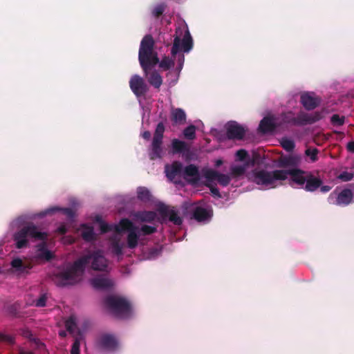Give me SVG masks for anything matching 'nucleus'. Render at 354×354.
I'll list each match as a JSON object with an SVG mask.
<instances>
[{
    "mask_svg": "<svg viewBox=\"0 0 354 354\" xmlns=\"http://www.w3.org/2000/svg\"><path fill=\"white\" fill-rule=\"evenodd\" d=\"M155 41L151 35H146L142 39L138 52L140 66L148 82L155 88L159 89L162 78L157 71L150 72L159 62L158 53L154 50Z\"/></svg>",
    "mask_w": 354,
    "mask_h": 354,
    "instance_id": "nucleus-1",
    "label": "nucleus"
},
{
    "mask_svg": "<svg viewBox=\"0 0 354 354\" xmlns=\"http://www.w3.org/2000/svg\"><path fill=\"white\" fill-rule=\"evenodd\" d=\"M165 171L167 178L175 184L180 183V176L192 185H198L201 180L198 167L194 164H189L183 168L182 162L174 161L171 165H165Z\"/></svg>",
    "mask_w": 354,
    "mask_h": 354,
    "instance_id": "nucleus-2",
    "label": "nucleus"
},
{
    "mask_svg": "<svg viewBox=\"0 0 354 354\" xmlns=\"http://www.w3.org/2000/svg\"><path fill=\"white\" fill-rule=\"evenodd\" d=\"M84 258H79L65 269L59 272L54 279L55 283L59 287L71 286L78 283L84 274Z\"/></svg>",
    "mask_w": 354,
    "mask_h": 354,
    "instance_id": "nucleus-3",
    "label": "nucleus"
},
{
    "mask_svg": "<svg viewBox=\"0 0 354 354\" xmlns=\"http://www.w3.org/2000/svg\"><path fill=\"white\" fill-rule=\"evenodd\" d=\"M48 233L41 232L39 227L33 223H28L15 233L13 239L16 248L21 249L28 246V241H44L48 239Z\"/></svg>",
    "mask_w": 354,
    "mask_h": 354,
    "instance_id": "nucleus-4",
    "label": "nucleus"
},
{
    "mask_svg": "<svg viewBox=\"0 0 354 354\" xmlns=\"http://www.w3.org/2000/svg\"><path fill=\"white\" fill-rule=\"evenodd\" d=\"M104 303L106 308L119 318L127 319L132 314L131 305L124 297L109 295L104 299Z\"/></svg>",
    "mask_w": 354,
    "mask_h": 354,
    "instance_id": "nucleus-5",
    "label": "nucleus"
},
{
    "mask_svg": "<svg viewBox=\"0 0 354 354\" xmlns=\"http://www.w3.org/2000/svg\"><path fill=\"white\" fill-rule=\"evenodd\" d=\"M201 172L207 181L205 186L209 188L212 195L218 198H221L219 189L217 187L213 186L212 183L216 180L218 183L222 187H227L231 181L230 176L228 174L219 173L213 169L209 168H203Z\"/></svg>",
    "mask_w": 354,
    "mask_h": 354,
    "instance_id": "nucleus-6",
    "label": "nucleus"
},
{
    "mask_svg": "<svg viewBox=\"0 0 354 354\" xmlns=\"http://www.w3.org/2000/svg\"><path fill=\"white\" fill-rule=\"evenodd\" d=\"M283 173L282 169L267 171L261 169L254 174V182L257 185L264 186H274L276 181L283 180Z\"/></svg>",
    "mask_w": 354,
    "mask_h": 354,
    "instance_id": "nucleus-7",
    "label": "nucleus"
},
{
    "mask_svg": "<svg viewBox=\"0 0 354 354\" xmlns=\"http://www.w3.org/2000/svg\"><path fill=\"white\" fill-rule=\"evenodd\" d=\"M165 127L162 122H160L155 129L149 157L151 160L161 158L162 156V143Z\"/></svg>",
    "mask_w": 354,
    "mask_h": 354,
    "instance_id": "nucleus-8",
    "label": "nucleus"
},
{
    "mask_svg": "<svg viewBox=\"0 0 354 354\" xmlns=\"http://www.w3.org/2000/svg\"><path fill=\"white\" fill-rule=\"evenodd\" d=\"M179 32H180L181 35L183 30L180 28L176 29V33L177 35L174 37L171 50L173 57L176 56L180 50H183L185 53H188L193 47V40L189 30L187 29L185 31V35L182 40L180 36L178 35Z\"/></svg>",
    "mask_w": 354,
    "mask_h": 354,
    "instance_id": "nucleus-9",
    "label": "nucleus"
},
{
    "mask_svg": "<svg viewBox=\"0 0 354 354\" xmlns=\"http://www.w3.org/2000/svg\"><path fill=\"white\" fill-rule=\"evenodd\" d=\"M80 258L86 259V263H84V272L89 263H91V267L94 270L104 271L107 268V261L100 250L94 251Z\"/></svg>",
    "mask_w": 354,
    "mask_h": 354,
    "instance_id": "nucleus-10",
    "label": "nucleus"
},
{
    "mask_svg": "<svg viewBox=\"0 0 354 354\" xmlns=\"http://www.w3.org/2000/svg\"><path fill=\"white\" fill-rule=\"evenodd\" d=\"M226 135L229 140H242L246 133V128L237 122L231 120L225 125Z\"/></svg>",
    "mask_w": 354,
    "mask_h": 354,
    "instance_id": "nucleus-11",
    "label": "nucleus"
},
{
    "mask_svg": "<svg viewBox=\"0 0 354 354\" xmlns=\"http://www.w3.org/2000/svg\"><path fill=\"white\" fill-rule=\"evenodd\" d=\"M96 345L100 350L113 352L118 349L119 344L113 335L104 333L97 339Z\"/></svg>",
    "mask_w": 354,
    "mask_h": 354,
    "instance_id": "nucleus-12",
    "label": "nucleus"
},
{
    "mask_svg": "<svg viewBox=\"0 0 354 354\" xmlns=\"http://www.w3.org/2000/svg\"><path fill=\"white\" fill-rule=\"evenodd\" d=\"M129 87L133 93L137 97L145 96L149 91V86L145 80L138 75H133L129 80Z\"/></svg>",
    "mask_w": 354,
    "mask_h": 354,
    "instance_id": "nucleus-13",
    "label": "nucleus"
},
{
    "mask_svg": "<svg viewBox=\"0 0 354 354\" xmlns=\"http://www.w3.org/2000/svg\"><path fill=\"white\" fill-rule=\"evenodd\" d=\"M282 171L283 173V180H286L290 176L292 183L302 187L304 186L308 171L299 168L282 169Z\"/></svg>",
    "mask_w": 354,
    "mask_h": 354,
    "instance_id": "nucleus-14",
    "label": "nucleus"
},
{
    "mask_svg": "<svg viewBox=\"0 0 354 354\" xmlns=\"http://www.w3.org/2000/svg\"><path fill=\"white\" fill-rule=\"evenodd\" d=\"M302 162V156L300 154L292 153L280 156L277 160V166L280 168L295 169L299 168Z\"/></svg>",
    "mask_w": 354,
    "mask_h": 354,
    "instance_id": "nucleus-15",
    "label": "nucleus"
},
{
    "mask_svg": "<svg viewBox=\"0 0 354 354\" xmlns=\"http://www.w3.org/2000/svg\"><path fill=\"white\" fill-rule=\"evenodd\" d=\"M322 118V114L319 111H315L312 113L299 111L296 116V126L312 124L319 121Z\"/></svg>",
    "mask_w": 354,
    "mask_h": 354,
    "instance_id": "nucleus-16",
    "label": "nucleus"
},
{
    "mask_svg": "<svg viewBox=\"0 0 354 354\" xmlns=\"http://www.w3.org/2000/svg\"><path fill=\"white\" fill-rule=\"evenodd\" d=\"M300 102L307 111H311L319 106L321 99L313 93L305 92L301 93Z\"/></svg>",
    "mask_w": 354,
    "mask_h": 354,
    "instance_id": "nucleus-17",
    "label": "nucleus"
},
{
    "mask_svg": "<svg viewBox=\"0 0 354 354\" xmlns=\"http://www.w3.org/2000/svg\"><path fill=\"white\" fill-rule=\"evenodd\" d=\"M308 174L306 182L303 187L306 191L313 192L319 188L323 182L322 179L315 176L311 172L308 171Z\"/></svg>",
    "mask_w": 354,
    "mask_h": 354,
    "instance_id": "nucleus-18",
    "label": "nucleus"
},
{
    "mask_svg": "<svg viewBox=\"0 0 354 354\" xmlns=\"http://www.w3.org/2000/svg\"><path fill=\"white\" fill-rule=\"evenodd\" d=\"M213 215L212 208L206 209L197 206L193 209L192 217L198 222L205 221L210 218Z\"/></svg>",
    "mask_w": 354,
    "mask_h": 354,
    "instance_id": "nucleus-19",
    "label": "nucleus"
},
{
    "mask_svg": "<svg viewBox=\"0 0 354 354\" xmlns=\"http://www.w3.org/2000/svg\"><path fill=\"white\" fill-rule=\"evenodd\" d=\"M277 127V125L274 122V118L271 116H266L261 120L259 130L263 133H266L274 131Z\"/></svg>",
    "mask_w": 354,
    "mask_h": 354,
    "instance_id": "nucleus-20",
    "label": "nucleus"
},
{
    "mask_svg": "<svg viewBox=\"0 0 354 354\" xmlns=\"http://www.w3.org/2000/svg\"><path fill=\"white\" fill-rule=\"evenodd\" d=\"M353 194L350 189H344L337 196L336 204L346 206L353 202Z\"/></svg>",
    "mask_w": 354,
    "mask_h": 354,
    "instance_id": "nucleus-21",
    "label": "nucleus"
},
{
    "mask_svg": "<svg viewBox=\"0 0 354 354\" xmlns=\"http://www.w3.org/2000/svg\"><path fill=\"white\" fill-rule=\"evenodd\" d=\"M186 113L183 109L176 108L171 110V120L174 126L184 124L186 122Z\"/></svg>",
    "mask_w": 354,
    "mask_h": 354,
    "instance_id": "nucleus-22",
    "label": "nucleus"
},
{
    "mask_svg": "<svg viewBox=\"0 0 354 354\" xmlns=\"http://www.w3.org/2000/svg\"><path fill=\"white\" fill-rule=\"evenodd\" d=\"M91 284L95 289L97 290H107L113 286L111 280L102 277L93 278L91 280Z\"/></svg>",
    "mask_w": 354,
    "mask_h": 354,
    "instance_id": "nucleus-23",
    "label": "nucleus"
},
{
    "mask_svg": "<svg viewBox=\"0 0 354 354\" xmlns=\"http://www.w3.org/2000/svg\"><path fill=\"white\" fill-rule=\"evenodd\" d=\"M138 228L128 218H122L118 225H114V232L121 233L122 231L136 230Z\"/></svg>",
    "mask_w": 354,
    "mask_h": 354,
    "instance_id": "nucleus-24",
    "label": "nucleus"
},
{
    "mask_svg": "<svg viewBox=\"0 0 354 354\" xmlns=\"http://www.w3.org/2000/svg\"><path fill=\"white\" fill-rule=\"evenodd\" d=\"M156 216V213L153 211H138L133 214L136 220L147 223L153 221Z\"/></svg>",
    "mask_w": 354,
    "mask_h": 354,
    "instance_id": "nucleus-25",
    "label": "nucleus"
},
{
    "mask_svg": "<svg viewBox=\"0 0 354 354\" xmlns=\"http://www.w3.org/2000/svg\"><path fill=\"white\" fill-rule=\"evenodd\" d=\"M41 241V242L37 246L38 252L37 257L39 259H45L46 261L51 260L53 258V254L50 250L47 249L46 240Z\"/></svg>",
    "mask_w": 354,
    "mask_h": 354,
    "instance_id": "nucleus-26",
    "label": "nucleus"
},
{
    "mask_svg": "<svg viewBox=\"0 0 354 354\" xmlns=\"http://www.w3.org/2000/svg\"><path fill=\"white\" fill-rule=\"evenodd\" d=\"M62 211V212L66 215L67 216V218L70 220H73L75 217V212L73 209L70 208V207H66V208H59V207H53V208H50V209H46L44 213H43V215H47V214H53V212H56V211Z\"/></svg>",
    "mask_w": 354,
    "mask_h": 354,
    "instance_id": "nucleus-27",
    "label": "nucleus"
},
{
    "mask_svg": "<svg viewBox=\"0 0 354 354\" xmlns=\"http://www.w3.org/2000/svg\"><path fill=\"white\" fill-rule=\"evenodd\" d=\"M171 147L174 153H183L188 150L185 142L174 138L171 140Z\"/></svg>",
    "mask_w": 354,
    "mask_h": 354,
    "instance_id": "nucleus-28",
    "label": "nucleus"
},
{
    "mask_svg": "<svg viewBox=\"0 0 354 354\" xmlns=\"http://www.w3.org/2000/svg\"><path fill=\"white\" fill-rule=\"evenodd\" d=\"M82 227L81 234L84 241L89 242L95 240V234L93 227L82 225Z\"/></svg>",
    "mask_w": 354,
    "mask_h": 354,
    "instance_id": "nucleus-29",
    "label": "nucleus"
},
{
    "mask_svg": "<svg viewBox=\"0 0 354 354\" xmlns=\"http://www.w3.org/2000/svg\"><path fill=\"white\" fill-rule=\"evenodd\" d=\"M137 197L142 202H149L151 199V195L148 189L145 187H140L137 189Z\"/></svg>",
    "mask_w": 354,
    "mask_h": 354,
    "instance_id": "nucleus-30",
    "label": "nucleus"
},
{
    "mask_svg": "<svg viewBox=\"0 0 354 354\" xmlns=\"http://www.w3.org/2000/svg\"><path fill=\"white\" fill-rule=\"evenodd\" d=\"M139 240V236L136 232V230H133L129 232L127 235V246L130 249H134L137 247Z\"/></svg>",
    "mask_w": 354,
    "mask_h": 354,
    "instance_id": "nucleus-31",
    "label": "nucleus"
},
{
    "mask_svg": "<svg viewBox=\"0 0 354 354\" xmlns=\"http://www.w3.org/2000/svg\"><path fill=\"white\" fill-rule=\"evenodd\" d=\"M162 213L165 214V215H168L169 220L171 222H172L174 224H175L176 225H180L182 224L183 220L180 217V216L178 215V213L176 211L171 209V210H169V211L165 212H164L162 211Z\"/></svg>",
    "mask_w": 354,
    "mask_h": 354,
    "instance_id": "nucleus-32",
    "label": "nucleus"
},
{
    "mask_svg": "<svg viewBox=\"0 0 354 354\" xmlns=\"http://www.w3.org/2000/svg\"><path fill=\"white\" fill-rule=\"evenodd\" d=\"M280 145L284 150L288 152H291L295 147V142L287 138H282L280 140Z\"/></svg>",
    "mask_w": 354,
    "mask_h": 354,
    "instance_id": "nucleus-33",
    "label": "nucleus"
},
{
    "mask_svg": "<svg viewBox=\"0 0 354 354\" xmlns=\"http://www.w3.org/2000/svg\"><path fill=\"white\" fill-rule=\"evenodd\" d=\"M159 64V67L163 69L164 71H167L174 65V62L170 59L169 57H164L161 61L159 60L158 63Z\"/></svg>",
    "mask_w": 354,
    "mask_h": 354,
    "instance_id": "nucleus-34",
    "label": "nucleus"
},
{
    "mask_svg": "<svg viewBox=\"0 0 354 354\" xmlns=\"http://www.w3.org/2000/svg\"><path fill=\"white\" fill-rule=\"evenodd\" d=\"M97 221L100 223V230L101 233L104 234L111 231H114V225H109L101 220L100 216H97Z\"/></svg>",
    "mask_w": 354,
    "mask_h": 354,
    "instance_id": "nucleus-35",
    "label": "nucleus"
},
{
    "mask_svg": "<svg viewBox=\"0 0 354 354\" xmlns=\"http://www.w3.org/2000/svg\"><path fill=\"white\" fill-rule=\"evenodd\" d=\"M184 136L189 140H194L196 137V127L191 124L186 127L183 131Z\"/></svg>",
    "mask_w": 354,
    "mask_h": 354,
    "instance_id": "nucleus-36",
    "label": "nucleus"
},
{
    "mask_svg": "<svg viewBox=\"0 0 354 354\" xmlns=\"http://www.w3.org/2000/svg\"><path fill=\"white\" fill-rule=\"evenodd\" d=\"M65 327L66 330L71 333L73 334L75 328L77 327V324L75 322V319L73 317H70L66 322H65Z\"/></svg>",
    "mask_w": 354,
    "mask_h": 354,
    "instance_id": "nucleus-37",
    "label": "nucleus"
},
{
    "mask_svg": "<svg viewBox=\"0 0 354 354\" xmlns=\"http://www.w3.org/2000/svg\"><path fill=\"white\" fill-rule=\"evenodd\" d=\"M111 248L112 252L114 254H115L117 256H120V255L122 254L123 245L121 244L119 241H113L111 243Z\"/></svg>",
    "mask_w": 354,
    "mask_h": 354,
    "instance_id": "nucleus-38",
    "label": "nucleus"
},
{
    "mask_svg": "<svg viewBox=\"0 0 354 354\" xmlns=\"http://www.w3.org/2000/svg\"><path fill=\"white\" fill-rule=\"evenodd\" d=\"M319 150L317 148H308L305 151V155L310 158L311 162H315L318 160Z\"/></svg>",
    "mask_w": 354,
    "mask_h": 354,
    "instance_id": "nucleus-39",
    "label": "nucleus"
},
{
    "mask_svg": "<svg viewBox=\"0 0 354 354\" xmlns=\"http://www.w3.org/2000/svg\"><path fill=\"white\" fill-rule=\"evenodd\" d=\"M245 167L243 166H234L230 169L231 176L232 177H239L244 174Z\"/></svg>",
    "mask_w": 354,
    "mask_h": 354,
    "instance_id": "nucleus-40",
    "label": "nucleus"
},
{
    "mask_svg": "<svg viewBox=\"0 0 354 354\" xmlns=\"http://www.w3.org/2000/svg\"><path fill=\"white\" fill-rule=\"evenodd\" d=\"M282 121L283 123L296 126V117L294 116L292 112L284 114L282 118Z\"/></svg>",
    "mask_w": 354,
    "mask_h": 354,
    "instance_id": "nucleus-41",
    "label": "nucleus"
},
{
    "mask_svg": "<svg viewBox=\"0 0 354 354\" xmlns=\"http://www.w3.org/2000/svg\"><path fill=\"white\" fill-rule=\"evenodd\" d=\"M345 117L334 114L330 118V122L333 126H342L344 124Z\"/></svg>",
    "mask_w": 354,
    "mask_h": 354,
    "instance_id": "nucleus-42",
    "label": "nucleus"
},
{
    "mask_svg": "<svg viewBox=\"0 0 354 354\" xmlns=\"http://www.w3.org/2000/svg\"><path fill=\"white\" fill-rule=\"evenodd\" d=\"M165 10V5L164 3L156 6L152 10V15L156 18L160 17Z\"/></svg>",
    "mask_w": 354,
    "mask_h": 354,
    "instance_id": "nucleus-43",
    "label": "nucleus"
},
{
    "mask_svg": "<svg viewBox=\"0 0 354 354\" xmlns=\"http://www.w3.org/2000/svg\"><path fill=\"white\" fill-rule=\"evenodd\" d=\"M140 230L143 235H150L155 233L157 231V229L156 227L144 225L141 227Z\"/></svg>",
    "mask_w": 354,
    "mask_h": 354,
    "instance_id": "nucleus-44",
    "label": "nucleus"
},
{
    "mask_svg": "<svg viewBox=\"0 0 354 354\" xmlns=\"http://www.w3.org/2000/svg\"><path fill=\"white\" fill-rule=\"evenodd\" d=\"M80 339L76 337L72 344L71 354H80Z\"/></svg>",
    "mask_w": 354,
    "mask_h": 354,
    "instance_id": "nucleus-45",
    "label": "nucleus"
},
{
    "mask_svg": "<svg viewBox=\"0 0 354 354\" xmlns=\"http://www.w3.org/2000/svg\"><path fill=\"white\" fill-rule=\"evenodd\" d=\"M354 177L353 173H350L348 171H343L338 176V178L344 182H347L353 179Z\"/></svg>",
    "mask_w": 354,
    "mask_h": 354,
    "instance_id": "nucleus-46",
    "label": "nucleus"
},
{
    "mask_svg": "<svg viewBox=\"0 0 354 354\" xmlns=\"http://www.w3.org/2000/svg\"><path fill=\"white\" fill-rule=\"evenodd\" d=\"M10 264L16 271L19 272V270H21V266H24V261L19 258H16L11 261Z\"/></svg>",
    "mask_w": 354,
    "mask_h": 354,
    "instance_id": "nucleus-47",
    "label": "nucleus"
},
{
    "mask_svg": "<svg viewBox=\"0 0 354 354\" xmlns=\"http://www.w3.org/2000/svg\"><path fill=\"white\" fill-rule=\"evenodd\" d=\"M47 297L46 294L41 295L39 299L35 301V305L37 307H44L46 306Z\"/></svg>",
    "mask_w": 354,
    "mask_h": 354,
    "instance_id": "nucleus-48",
    "label": "nucleus"
},
{
    "mask_svg": "<svg viewBox=\"0 0 354 354\" xmlns=\"http://www.w3.org/2000/svg\"><path fill=\"white\" fill-rule=\"evenodd\" d=\"M236 155L239 160L243 161L246 158L248 153V151L245 149H239L236 151Z\"/></svg>",
    "mask_w": 354,
    "mask_h": 354,
    "instance_id": "nucleus-49",
    "label": "nucleus"
},
{
    "mask_svg": "<svg viewBox=\"0 0 354 354\" xmlns=\"http://www.w3.org/2000/svg\"><path fill=\"white\" fill-rule=\"evenodd\" d=\"M32 268V266L30 263H26L24 262V266H21V270H19V272H28V271Z\"/></svg>",
    "mask_w": 354,
    "mask_h": 354,
    "instance_id": "nucleus-50",
    "label": "nucleus"
},
{
    "mask_svg": "<svg viewBox=\"0 0 354 354\" xmlns=\"http://www.w3.org/2000/svg\"><path fill=\"white\" fill-rule=\"evenodd\" d=\"M185 62V56L183 54H180L178 56V62L179 64V67L181 69Z\"/></svg>",
    "mask_w": 354,
    "mask_h": 354,
    "instance_id": "nucleus-51",
    "label": "nucleus"
},
{
    "mask_svg": "<svg viewBox=\"0 0 354 354\" xmlns=\"http://www.w3.org/2000/svg\"><path fill=\"white\" fill-rule=\"evenodd\" d=\"M320 187V191L323 193H326L328 192H329L331 189H332V187L331 186H329V185H321Z\"/></svg>",
    "mask_w": 354,
    "mask_h": 354,
    "instance_id": "nucleus-52",
    "label": "nucleus"
},
{
    "mask_svg": "<svg viewBox=\"0 0 354 354\" xmlns=\"http://www.w3.org/2000/svg\"><path fill=\"white\" fill-rule=\"evenodd\" d=\"M347 149L351 153H354V141H351L347 144Z\"/></svg>",
    "mask_w": 354,
    "mask_h": 354,
    "instance_id": "nucleus-53",
    "label": "nucleus"
},
{
    "mask_svg": "<svg viewBox=\"0 0 354 354\" xmlns=\"http://www.w3.org/2000/svg\"><path fill=\"white\" fill-rule=\"evenodd\" d=\"M142 137L147 140H149L151 138V133L149 131H145L142 133Z\"/></svg>",
    "mask_w": 354,
    "mask_h": 354,
    "instance_id": "nucleus-54",
    "label": "nucleus"
},
{
    "mask_svg": "<svg viewBox=\"0 0 354 354\" xmlns=\"http://www.w3.org/2000/svg\"><path fill=\"white\" fill-rule=\"evenodd\" d=\"M59 232H60L62 234H64L66 233V228L65 226L62 225L59 227L58 228Z\"/></svg>",
    "mask_w": 354,
    "mask_h": 354,
    "instance_id": "nucleus-55",
    "label": "nucleus"
},
{
    "mask_svg": "<svg viewBox=\"0 0 354 354\" xmlns=\"http://www.w3.org/2000/svg\"><path fill=\"white\" fill-rule=\"evenodd\" d=\"M223 163V162L221 159H218L215 161L214 166L216 167H219Z\"/></svg>",
    "mask_w": 354,
    "mask_h": 354,
    "instance_id": "nucleus-56",
    "label": "nucleus"
},
{
    "mask_svg": "<svg viewBox=\"0 0 354 354\" xmlns=\"http://www.w3.org/2000/svg\"><path fill=\"white\" fill-rule=\"evenodd\" d=\"M18 354H34V353L31 351H26L21 350Z\"/></svg>",
    "mask_w": 354,
    "mask_h": 354,
    "instance_id": "nucleus-57",
    "label": "nucleus"
},
{
    "mask_svg": "<svg viewBox=\"0 0 354 354\" xmlns=\"http://www.w3.org/2000/svg\"><path fill=\"white\" fill-rule=\"evenodd\" d=\"M59 335L62 337H65L66 336V332L64 330H61L59 332Z\"/></svg>",
    "mask_w": 354,
    "mask_h": 354,
    "instance_id": "nucleus-58",
    "label": "nucleus"
},
{
    "mask_svg": "<svg viewBox=\"0 0 354 354\" xmlns=\"http://www.w3.org/2000/svg\"><path fill=\"white\" fill-rule=\"evenodd\" d=\"M8 340L10 342V343H12V338L9 337Z\"/></svg>",
    "mask_w": 354,
    "mask_h": 354,
    "instance_id": "nucleus-59",
    "label": "nucleus"
}]
</instances>
